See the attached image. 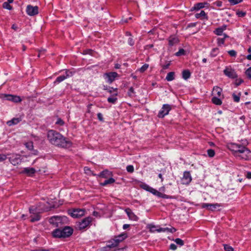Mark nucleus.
<instances>
[{
  "instance_id": "f257e3e1",
  "label": "nucleus",
  "mask_w": 251,
  "mask_h": 251,
  "mask_svg": "<svg viewBox=\"0 0 251 251\" xmlns=\"http://www.w3.org/2000/svg\"><path fill=\"white\" fill-rule=\"evenodd\" d=\"M48 138L52 144L56 146L69 148L72 146V143L70 141L54 130H51L48 132Z\"/></svg>"
},
{
  "instance_id": "f03ea898",
  "label": "nucleus",
  "mask_w": 251,
  "mask_h": 251,
  "mask_svg": "<svg viewBox=\"0 0 251 251\" xmlns=\"http://www.w3.org/2000/svg\"><path fill=\"white\" fill-rule=\"evenodd\" d=\"M140 187L144 190L149 191L153 194L156 195L158 197L162 198L164 199H169L170 197L166 194H162L160 192H158L156 190L146 184L142 183L140 185Z\"/></svg>"
},
{
  "instance_id": "7ed1b4c3",
  "label": "nucleus",
  "mask_w": 251,
  "mask_h": 251,
  "mask_svg": "<svg viewBox=\"0 0 251 251\" xmlns=\"http://www.w3.org/2000/svg\"><path fill=\"white\" fill-rule=\"evenodd\" d=\"M93 218L91 217H88L82 220L79 222L78 226V228L79 230H82L87 227L92 221Z\"/></svg>"
},
{
  "instance_id": "20e7f679",
  "label": "nucleus",
  "mask_w": 251,
  "mask_h": 251,
  "mask_svg": "<svg viewBox=\"0 0 251 251\" xmlns=\"http://www.w3.org/2000/svg\"><path fill=\"white\" fill-rule=\"evenodd\" d=\"M85 210L83 209H75L69 210V214L73 218H79L84 215Z\"/></svg>"
},
{
  "instance_id": "39448f33",
  "label": "nucleus",
  "mask_w": 251,
  "mask_h": 251,
  "mask_svg": "<svg viewBox=\"0 0 251 251\" xmlns=\"http://www.w3.org/2000/svg\"><path fill=\"white\" fill-rule=\"evenodd\" d=\"M171 109V107L169 104H164L162 109L159 111L158 117L159 118H163L165 115H167Z\"/></svg>"
},
{
  "instance_id": "423d86ee",
  "label": "nucleus",
  "mask_w": 251,
  "mask_h": 251,
  "mask_svg": "<svg viewBox=\"0 0 251 251\" xmlns=\"http://www.w3.org/2000/svg\"><path fill=\"white\" fill-rule=\"evenodd\" d=\"M62 238H66L70 236L73 232V229L69 226H65L61 229Z\"/></svg>"
},
{
  "instance_id": "0eeeda50",
  "label": "nucleus",
  "mask_w": 251,
  "mask_h": 251,
  "mask_svg": "<svg viewBox=\"0 0 251 251\" xmlns=\"http://www.w3.org/2000/svg\"><path fill=\"white\" fill-rule=\"evenodd\" d=\"M26 12L28 15L34 16L38 13V7L37 6H33L30 5H27Z\"/></svg>"
},
{
  "instance_id": "6e6552de",
  "label": "nucleus",
  "mask_w": 251,
  "mask_h": 251,
  "mask_svg": "<svg viewBox=\"0 0 251 251\" xmlns=\"http://www.w3.org/2000/svg\"><path fill=\"white\" fill-rule=\"evenodd\" d=\"M224 74H225V75L227 76L229 78H235L237 77V75L236 74L234 70L231 68H226L224 70Z\"/></svg>"
},
{
  "instance_id": "1a4fd4ad",
  "label": "nucleus",
  "mask_w": 251,
  "mask_h": 251,
  "mask_svg": "<svg viewBox=\"0 0 251 251\" xmlns=\"http://www.w3.org/2000/svg\"><path fill=\"white\" fill-rule=\"evenodd\" d=\"M192 180V177L189 172L185 171L184 172L183 176L182 178V183L184 184H188Z\"/></svg>"
},
{
  "instance_id": "9d476101",
  "label": "nucleus",
  "mask_w": 251,
  "mask_h": 251,
  "mask_svg": "<svg viewBox=\"0 0 251 251\" xmlns=\"http://www.w3.org/2000/svg\"><path fill=\"white\" fill-rule=\"evenodd\" d=\"M36 170L33 168H25L20 174H25L28 176H32L35 173Z\"/></svg>"
},
{
  "instance_id": "9b49d317",
  "label": "nucleus",
  "mask_w": 251,
  "mask_h": 251,
  "mask_svg": "<svg viewBox=\"0 0 251 251\" xmlns=\"http://www.w3.org/2000/svg\"><path fill=\"white\" fill-rule=\"evenodd\" d=\"M221 205L219 203L215 204H209V203H203L202 204V208H206L208 210L211 211H215L217 207H220Z\"/></svg>"
},
{
  "instance_id": "f8f14e48",
  "label": "nucleus",
  "mask_w": 251,
  "mask_h": 251,
  "mask_svg": "<svg viewBox=\"0 0 251 251\" xmlns=\"http://www.w3.org/2000/svg\"><path fill=\"white\" fill-rule=\"evenodd\" d=\"M9 160L11 163L13 165H18L21 162V159L20 158V155H12V156L9 157Z\"/></svg>"
},
{
  "instance_id": "ddd939ff",
  "label": "nucleus",
  "mask_w": 251,
  "mask_h": 251,
  "mask_svg": "<svg viewBox=\"0 0 251 251\" xmlns=\"http://www.w3.org/2000/svg\"><path fill=\"white\" fill-rule=\"evenodd\" d=\"M125 212L128 215V217L130 220L135 221H137L138 220V217L136 215H135L134 213L132 212L130 208H126L125 209Z\"/></svg>"
},
{
  "instance_id": "4468645a",
  "label": "nucleus",
  "mask_w": 251,
  "mask_h": 251,
  "mask_svg": "<svg viewBox=\"0 0 251 251\" xmlns=\"http://www.w3.org/2000/svg\"><path fill=\"white\" fill-rule=\"evenodd\" d=\"M49 222L50 224L58 226L59 224L61 222V219L60 217L54 216L50 218L49 220Z\"/></svg>"
},
{
  "instance_id": "2eb2a0df",
  "label": "nucleus",
  "mask_w": 251,
  "mask_h": 251,
  "mask_svg": "<svg viewBox=\"0 0 251 251\" xmlns=\"http://www.w3.org/2000/svg\"><path fill=\"white\" fill-rule=\"evenodd\" d=\"M106 78H108V81L111 83H112L114 79L118 76V74L116 72H112L107 73L105 74Z\"/></svg>"
},
{
  "instance_id": "dca6fc26",
  "label": "nucleus",
  "mask_w": 251,
  "mask_h": 251,
  "mask_svg": "<svg viewBox=\"0 0 251 251\" xmlns=\"http://www.w3.org/2000/svg\"><path fill=\"white\" fill-rule=\"evenodd\" d=\"M222 92V89L218 87V86H215L214 87L212 91V95L214 96V97H221V93Z\"/></svg>"
},
{
  "instance_id": "f3484780",
  "label": "nucleus",
  "mask_w": 251,
  "mask_h": 251,
  "mask_svg": "<svg viewBox=\"0 0 251 251\" xmlns=\"http://www.w3.org/2000/svg\"><path fill=\"white\" fill-rule=\"evenodd\" d=\"M7 100H9L12 101L14 102H21L22 100L19 96H13L9 95L7 96Z\"/></svg>"
},
{
  "instance_id": "a211bd4d",
  "label": "nucleus",
  "mask_w": 251,
  "mask_h": 251,
  "mask_svg": "<svg viewBox=\"0 0 251 251\" xmlns=\"http://www.w3.org/2000/svg\"><path fill=\"white\" fill-rule=\"evenodd\" d=\"M126 237L127 236L126 234H120L119 236L115 237V239H114V242L117 243V245H118L119 243L123 241L125 238H126Z\"/></svg>"
},
{
  "instance_id": "6ab92c4d",
  "label": "nucleus",
  "mask_w": 251,
  "mask_h": 251,
  "mask_svg": "<svg viewBox=\"0 0 251 251\" xmlns=\"http://www.w3.org/2000/svg\"><path fill=\"white\" fill-rule=\"evenodd\" d=\"M168 41L169 44L171 46H172L174 45L177 44L179 42L178 39L173 36H170L168 39Z\"/></svg>"
},
{
  "instance_id": "aec40b11",
  "label": "nucleus",
  "mask_w": 251,
  "mask_h": 251,
  "mask_svg": "<svg viewBox=\"0 0 251 251\" xmlns=\"http://www.w3.org/2000/svg\"><path fill=\"white\" fill-rule=\"evenodd\" d=\"M207 3H205V2H200V3H198L197 4H196L194 7H193L191 9V11H194V10H199L201 8H203L204 6H205V5Z\"/></svg>"
},
{
  "instance_id": "412c9836",
  "label": "nucleus",
  "mask_w": 251,
  "mask_h": 251,
  "mask_svg": "<svg viewBox=\"0 0 251 251\" xmlns=\"http://www.w3.org/2000/svg\"><path fill=\"white\" fill-rule=\"evenodd\" d=\"M22 120L21 118H13L11 120L7 122V125L9 126L15 125L19 123Z\"/></svg>"
},
{
  "instance_id": "4be33fe9",
  "label": "nucleus",
  "mask_w": 251,
  "mask_h": 251,
  "mask_svg": "<svg viewBox=\"0 0 251 251\" xmlns=\"http://www.w3.org/2000/svg\"><path fill=\"white\" fill-rule=\"evenodd\" d=\"M61 229L57 228L52 232V235L55 238H62Z\"/></svg>"
},
{
  "instance_id": "5701e85b",
  "label": "nucleus",
  "mask_w": 251,
  "mask_h": 251,
  "mask_svg": "<svg viewBox=\"0 0 251 251\" xmlns=\"http://www.w3.org/2000/svg\"><path fill=\"white\" fill-rule=\"evenodd\" d=\"M111 175L112 173L111 172L107 170H105L100 173V176L103 178H107L108 176H110Z\"/></svg>"
},
{
  "instance_id": "b1692460",
  "label": "nucleus",
  "mask_w": 251,
  "mask_h": 251,
  "mask_svg": "<svg viewBox=\"0 0 251 251\" xmlns=\"http://www.w3.org/2000/svg\"><path fill=\"white\" fill-rule=\"evenodd\" d=\"M244 153H250V151L245 147H243L241 149H239L236 151V153L237 155H238V153L244 154Z\"/></svg>"
},
{
  "instance_id": "393cba45",
  "label": "nucleus",
  "mask_w": 251,
  "mask_h": 251,
  "mask_svg": "<svg viewBox=\"0 0 251 251\" xmlns=\"http://www.w3.org/2000/svg\"><path fill=\"white\" fill-rule=\"evenodd\" d=\"M167 81H170L175 79V73L174 72H171L167 74L166 77Z\"/></svg>"
},
{
  "instance_id": "a878e982",
  "label": "nucleus",
  "mask_w": 251,
  "mask_h": 251,
  "mask_svg": "<svg viewBox=\"0 0 251 251\" xmlns=\"http://www.w3.org/2000/svg\"><path fill=\"white\" fill-rule=\"evenodd\" d=\"M212 101L214 104L218 105H220L222 103L221 99L218 98L217 97H213L212 99Z\"/></svg>"
},
{
  "instance_id": "bb28decb",
  "label": "nucleus",
  "mask_w": 251,
  "mask_h": 251,
  "mask_svg": "<svg viewBox=\"0 0 251 251\" xmlns=\"http://www.w3.org/2000/svg\"><path fill=\"white\" fill-rule=\"evenodd\" d=\"M69 76V75L67 74V72H66V75H61V76H58L56 78L54 83H56V82L60 83L61 81H62L63 80H64L65 79H66Z\"/></svg>"
},
{
  "instance_id": "cd10ccee",
  "label": "nucleus",
  "mask_w": 251,
  "mask_h": 251,
  "mask_svg": "<svg viewBox=\"0 0 251 251\" xmlns=\"http://www.w3.org/2000/svg\"><path fill=\"white\" fill-rule=\"evenodd\" d=\"M190 75H191V73L189 70H184L182 72V77L185 80L189 78L190 76Z\"/></svg>"
},
{
  "instance_id": "c85d7f7f",
  "label": "nucleus",
  "mask_w": 251,
  "mask_h": 251,
  "mask_svg": "<svg viewBox=\"0 0 251 251\" xmlns=\"http://www.w3.org/2000/svg\"><path fill=\"white\" fill-rule=\"evenodd\" d=\"M115 179L113 178H110L108 179L105 180L103 182L101 183L100 185L102 186H105L109 184H112L115 182Z\"/></svg>"
},
{
  "instance_id": "c756f323",
  "label": "nucleus",
  "mask_w": 251,
  "mask_h": 251,
  "mask_svg": "<svg viewBox=\"0 0 251 251\" xmlns=\"http://www.w3.org/2000/svg\"><path fill=\"white\" fill-rule=\"evenodd\" d=\"M40 219V215L39 214H36L35 215L31 216L30 221L31 222H34L35 221H39Z\"/></svg>"
},
{
  "instance_id": "7c9ffc66",
  "label": "nucleus",
  "mask_w": 251,
  "mask_h": 251,
  "mask_svg": "<svg viewBox=\"0 0 251 251\" xmlns=\"http://www.w3.org/2000/svg\"><path fill=\"white\" fill-rule=\"evenodd\" d=\"M226 26L217 28L215 30V33L218 35H221L223 31L226 29Z\"/></svg>"
},
{
  "instance_id": "2f4dec72",
  "label": "nucleus",
  "mask_w": 251,
  "mask_h": 251,
  "mask_svg": "<svg viewBox=\"0 0 251 251\" xmlns=\"http://www.w3.org/2000/svg\"><path fill=\"white\" fill-rule=\"evenodd\" d=\"M127 94L128 96L130 98H133L135 96V92L134 91V88L132 87L129 88Z\"/></svg>"
},
{
  "instance_id": "473e14b6",
  "label": "nucleus",
  "mask_w": 251,
  "mask_h": 251,
  "mask_svg": "<svg viewBox=\"0 0 251 251\" xmlns=\"http://www.w3.org/2000/svg\"><path fill=\"white\" fill-rule=\"evenodd\" d=\"M25 145L29 150H32L33 149V143L31 141L26 142Z\"/></svg>"
},
{
  "instance_id": "72a5a7b5",
  "label": "nucleus",
  "mask_w": 251,
  "mask_h": 251,
  "mask_svg": "<svg viewBox=\"0 0 251 251\" xmlns=\"http://www.w3.org/2000/svg\"><path fill=\"white\" fill-rule=\"evenodd\" d=\"M117 95V93H116L114 96L108 98L107 99L108 101L112 103H114L117 100V98L116 97Z\"/></svg>"
},
{
  "instance_id": "f704fd0d",
  "label": "nucleus",
  "mask_w": 251,
  "mask_h": 251,
  "mask_svg": "<svg viewBox=\"0 0 251 251\" xmlns=\"http://www.w3.org/2000/svg\"><path fill=\"white\" fill-rule=\"evenodd\" d=\"M10 3H9V2H3V4H2V7L3 8H5V9H8V10H12V6H11L10 5Z\"/></svg>"
},
{
  "instance_id": "c9c22d12",
  "label": "nucleus",
  "mask_w": 251,
  "mask_h": 251,
  "mask_svg": "<svg viewBox=\"0 0 251 251\" xmlns=\"http://www.w3.org/2000/svg\"><path fill=\"white\" fill-rule=\"evenodd\" d=\"M205 15H206V14H205V12L203 10H201L200 13H197L195 15V17L196 18H200L201 17H204L205 16Z\"/></svg>"
},
{
  "instance_id": "e433bc0d",
  "label": "nucleus",
  "mask_w": 251,
  "mask_h": 251,
  "mask_svg": "<svg viewBox=\"0 0 251 251\" xmlns=\"http://www.w3.org/2000/svg\"><path fill=\"white\" fill-rule=\"evenodd\" d=\"M156 227V226L152 225V224H149L147 225V228L150 229V231L151 232H154L155 231H156V229H154Z\"/></svg>"
},
{
  "instance_id": "4c0bfd02",
  "label": "nucleus",
  "mask_w": 251,
  "mask_h": 251,
  "mask_svg": "<svg viewBox=\"0 0 251 251\" xmlns=\"http://www.w3.org/2000/svg\"><path fill=\"white\" fill-rule=\"evenodd\" d=\"M171 61H166L165 64L164 65H161L163 70H166L169 68L171 65Z\"/></svg>"
},
{
  "instance_id": "58836bf2",
  "label": "nucleus",
  "mask_w": 251,
  "mask_h": 251,
  "mask_svg": "<svg viewBox=\"0 0 251 251\" xmlns=\"http://www.w3.org/2000/svg\"><path fill=\"white\" fill-rule=\"evenodd\" d=\"M149 67L148 64H145L141 68L139 69V71L141 73L144 72Z\"/></svg>"
},
{
  "instance_id": "ea45409f",
  "label": "nucleus",
  "mask_w": 251,
  "mask_h": 251,
  "mask_svg": "<svg viewBox=\"0 0 251 251\" xmlns=\"http://www.w3.org/2000/svg\"><path fill=\"white\" fill-rule=\"evenodd\" d=\"M175 242L180 246H183L184 245V242L180 238H176L175 240Z\"/></svg>"
},
{
  "instance_id": "a19ab883",
  "label": "nucleus",
  "mask_w": 251,
  "mask_h": 251,
  "mask_svg": "<svg viewBox=\"0 0 251 251\" xmlns=\"http://www.w3.org/2000/svg\"><path fill=\"white\" fill-rule=\"evenodd\" d=\"M245 74L248 77L251 79V67L249 68L246 71Z\"/></svg>"
},
{
  "instance_id": "79ce46f5",
  "label": "nucleus",
  "mask_w": 251,
  "mask_h": 251,
  "mask_svg": "<svg viewBox=\"0 0 251 251\" xmlns=\"http://www.w3.org/2000/svg\"><path fill=\"white\" fill-rule=\"evenodd\" d=\"M176 230V229L173 227H171V228H169V227L165 228V232L168 231V232H170L171 233H173V232H175Z\"/></svg>"
},
{
  "instance_id": "37998d69",
  "label": "nucleus",
  "mask_w": 251,
  "mask_h": 251,
  "mask_svg": "<svg viewBox=\"0 0 251 251\" xmlns=\"http://www.w3.org/2000/svg\"><path fill=\"white\" fill-rule=\"evenodd\" d=\"M208 156L210 157H213L215 155V151L213 150L209 149L207 151Z\"/></svg>"
},
{
  "instance_id": "c03bdc74",
  "label": "nucleus",
  "mask_w": 251,
  "mask_h": 251,
  "mask_svg": "<svg viewBox=\"0 0 251 251\" xmlns=\"http://www.w3.org/2000/svg\"><path fill=\"white\" fill-rule=\"evenodd\" d=\"M126 170L128 173H132L134 172V167L132 165H128L126 167Z\"/></svg>"
},
{
  "instance_id": "a18cd8bd",
  "label": "nucleus",
  "mask_w": 251,
  "mask_h": 251,
  "mask_svg": "<svg viewBox=\"0 0 251 251\" xmlns=\"http://www.w3.org/2000/svg\"><path fill=\"white\" fill-rule=\"evenodd\" d=\"M250 153H244V154H241V155H238L239 157H240L242 159H244L247 160L249 158V155Z\"/></svg>"
},
{
  "instance_id": "49530a36",
  "label": "nucleus",
  "mask_w": 251,
  "mask_h": 251,
  "mask_svg": "<svg viewBox=\"0 0 251 251\" xmlns=\"http://www.w3.org/2000/svg\"><path fill=\"white\" fill-rule=\"evenodd\" d=\"M224 249L226 251H233V248L228 245H224Z\"/></svg>"
},
{
  "instance_id": "de8ad7c7",
  "label": "nucleus",
  "mask_w": 251,
  "mask_h": 251,
  "mask_svg": "<svg viewBox=\"0 0 251 251\" xmlns=\"http://www.w3.org/2000/svg\"><path fill=\"white\" fill-rule=\"evenodd\" d=\"M243 0H228V1L232 4L234 5L238 4L241 1H242Z\"/></svg>"
},
{
  "instance_id": "09e8293b",
  "label": "nucleus",
  "mask_w": 251,
  "mask_h": 251,
  "mask_svg": "<svg viewBox=\"0 0 251 251\" xmlns=\"http://www.w3.org/2000/svg\"><path fill=\"white\" fill-rule=\"evenodd\" d=\"M236 14L238 16V17H243L246 15V13L245 12L238 11L236 12Z\"/></svg>"
},
{
  "instance_id": "8fccbe9b",
  "label": "nucleus",
  "mask_w": 251,
  "mask_h": 251,
  "mask_svg": "<svg viewBox=\"0 0 251 251\" xmlns=\"http://www.w3.org/2000/svg\"><path fill=\"white\" fill-rule=\"evenodd\" d=\"M111 242V244H109L107 246V247H108L109 248H112L116 247L118 246L117 243H116L115 242H114V240H113V241Z\"/></svg>"
},
{
  "instance_id": "3c124183",
  "label": "nucleus",
  "mask_w": 251,
  "mask_h": 251,
  "mask_svg": "<svg viewBox=\"0 0 251 251\" xmlns=\"http://www.w3.org/2000/svg\"><path fill=\"white\" fill-rule=\"evenodd\" d=\"M29 212L31 214H36L37 212V210L36 208H34L33 207H31L29 208Z\"/></svg>"
},
{
  "instance_id": "603ef678",
  "label": "nucleus",
  "mask_w": 251,
  "mask_h": 251,
  "mask_svg": "<svg viewBox=\"0 0 251 251\" xmlns=\"http://www.w3.org/2000/svg\"><path fill=\"white\" fill-rule=\"evenodd\" d=\"M185 53V50L183 49H181L179 50L178 52L176 53V56H180L181 55H183Z\"/></svg>"
},
{
  "instance_id": "864d4df0",
  "label": "nucleus",
  "mask_w": 251,
  "mask_h": 251,
  "mask_svg": "<svg viewBox=\"0 0 251 251\" xmlns=\"http://www.w3.org/2000/svg\"><path fill=\"white\" fill-rule=\"evenodd\" d=\"M234 101L239 102L240 100V96L236 95L235 94L232 95Z\"/></svg>"
},
{
  "instance_id": "5fc2aeb1",
  "label": "nucleus",
  "mask_w": 251,
  "mask_h": 251,
  "mask_svg": "<svg viewBox=\"0 0 251 251\" xmlns=\"http://www.w3.org/2000/svg\"><path fill=\"white\" fill-rule=\"evenodd\" d=\"M228 53L231 56H235L236 55V52L234 50H230L228 51Z\"/></svg>"
},
{
  "instance_id": "6e6d98bb",
  "label": "nucleus",
  "mask_w": 251,
  "mask_h": 251,
  "mask_svg": "<svg viewBox=\"0 0 251 251\" xmlns=\"http://www.w3.org/2000/svg\"><path fill=\"white\" fill-rule=\"evenodd\" d=\"M225 42V38H218V44L219 46H221L222 44H224Z\"/></svg>"
},
{
  "instance_id": "4d7b16f0",
  "label": "nucleus",
  "mask_w": 251,
  "mask_h": 251,
  "mask_svg": "<svg viewBox=\"0 0 251 251\" xmlns=\"http://www.w3.org/2000/svg\"><path fill=\"white\" fill-rule=\"evenodd\" d=\"M7 158L6 155L3 154H0V162L5 160Z\"/></svg>"
},
{
  "instance_id": "13d9d810",
  "label": "nucleus",
  "mask_w": 251,
  "mask_h": 251,
  "mask_svg": "<svg viewBox=\"0 0 251 251\" xmlns=\"http://www.w3.org/2000/svg\"><path fill=\"white\" fill-rule=\"evenodd\" d=\"M56 124H57V125H60V126H62V125H64V122L61 119H58L57 120V122H56Z\"/></svg>"
},
{
  "instance_id": "bf43d9fd",
  "label": "nucleus",
  "mask_w": 251,
  "mask_h": 251,
  "mask_svg": "<svg viewBox=\"0 0 251 251\" xmlns=\"http://www.w3.org/2000/svg\"><path fill=\"white\" fill-rule=\"evenodd\" d=\"M214 5L218 6L221 7L222 5V2L221 1H216L214 3Z\"/></svg>"
},
{
  "instance_id": "052dcab7",
  "label": "nucleus",
  "mask_w": 251,
  "mask_h": 251,
  "mask_svg": "<svg viewBox=\"0 0 251 251\" xmlns=\"http://www.w3.org/2000/svg\"><path fill=\"white\" fill-rule=\"evenodd\" d=\"M243 82V79H239V80H236L235 84L236 86H239Z\"/></svg>"
},
{
  "instance_id": "680f3d73",
  "label": "nucleus",
  "mask_w": 251,
  "mask_h": 251,
  "mask_svg": "<svg viewBox=\"0 0 251 251\" xmlns=\"http://www.w3.org/2000/svg\"><path fill=\"white\" fill-rule=\"evenodd\" d=\"M93 50H86L84 51V54H92Z\"/></svg>"
},
{
  "instance_id": "e2e57ef3",
  "label": "nucleus",
  "mask_w": 251,
  "mask_h": 251,
  "mask_svg": "<svg viewBox=\"0 0 251 251\" xmlns=\"http://www.w3.org/2000/svg\"><path fill=\"white\" fill-rule=\"evenodd\" d=\"M176 246L174 244H172L171 245H170V249L172 250H175L176 249Z\"/></svg>"
},
{
  "instance_id": "0e129e2a",
  "label": "nucleus",
  "mask_w": 251,
  "mask_h": 251,
  "mask_svg": "<svg viewBox=\"0 0 251 251\" xmlns=\"http://www.w3.org/2000/svg\"><path fill=\"white\" fill-rule=\"evenodd\" d=\"M98 118L100 121H103L102 115L101 113H99L98 114Z\"/></svg>"
},
{
  "instance_id": "69168bd1",
  "label": "nucleus",
  "mask_w": 251,
  "mask_h": 251,
  "mask_svg": "<svg viewBox=\"0 0 251 251\" xmlns=\"http://www.w3.org/2000/svg\"><path fill=\"white\" fill-rule=\"evenodd\" d=\"M128 43L130 45L132 46L134 44V42L131 38H129L128 39Z\"/></svg>"
},
{
  "instance_id": "338daca9",
  "label": "nucleus",
  "mask_w": 251,
  "mask_h": 251,
  "mask_svg": "<svg viewBox=\"0 0 251 251\" xmlns=\"http://www.w3.org/2000/svg\"><path fill=\"white\" fill-rule=\"evenodd\" d=\"M157 232H165V228L159 227L156 229Z\"/></svg>"
},
{
  "instance_id": "774afa93",
  "label": "nucleus",
  "mask_w": 251,
  "mask_h": 251,
  "mask_svg": "<svg viewBox=\"0 0 251 251\" xmlns=\"http://www.w3.org/2000/svg\"><path fill=\"white\" fill-rule=\"evenodd\" d=\"M50 251L49 250H46V249H42V248H40V249L34 250H32V251Z\"/></svg>"
}]
</instances>
